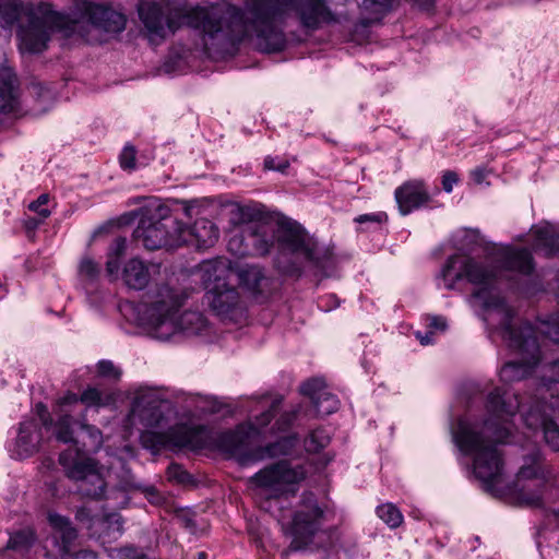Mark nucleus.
<instances>
[{
  "mask_svg": "<svg viewBox=\"0 0 559 559\" xmlns=\"http://www.w3.org/2000/svg\"><path fill=\"white\" fill-rule=\"evenodd\" d=\"M294 10L300 25L307 29H318L323 23H332L335 16L326 5V0H252L245 11L230 7L227 15L200 10L193 15V26L206 23L207 29L215 28L234 38V44L246 37H254L259 50L276 52L284 49L286 36L283 29L285 19Z\"/></svg>",
  "mask_w": 559,
  "mask_h": 559,
  "instance_id": "1",
  "label": "nucleus"
},
{
  "mask_svg": "<svg viewBox=\"0 0 559 559\" xmlns=\"http://www.w3.org/2000/svg\"><path fill=\"white\" fill-rule=\"evenodd\" d=\"M490 417L484 421L481 430L460 420L454 433V442L465 455H474L473 471L487 490H492L502 475L503 462L496 444L503 443L510 436L508 417L520 409L518 396L506 400L500 389L489 393L486 404Z\"/></svg>",
  "mask_w": 559,
  "mask_h": 559,
  "instance_id": "2",
  "label": "nucleus"
},
{
  "mask_svg": "<svg viewBox=\"0 0 559 559\" xmlns=\"http://www.w3.org/2000/svg\"><path fill=\"white\" fill-rule=\"evenodd\" d=\"M35 11H25L21 0H0V20L8 26L13 25L24 14L26 24L19 29L21 48L31 53H38L47 49L51 34L63 32L67 36L76 32L79 22L69 16L55 12L48 5L38 7Z\"/></svg>",
  "mask_w": 559,
  "mask_h": 559,
  "instance_id": "3",
  "label": "nucleus"
},
{
  "mask_svg": "<svg viewBox=\"0 0 559 559\" xmlns=\"http://www.w3.org/2000/svg\"><path fill=\"white\" fill-rule=\"evenodd\" d=\"M441 275L448 289H452L456 282L466 280L477 287L473 297L483 300L484 308L499 311L501 322L512 321L514 317L513 309L506 304L504 298L490 294L498 278H500L498 265L469 255L453 254L447 259Z\"/></svg>",
  "mask_w": 559,
  "mask_h": 559,
  "instance_id": "4",
  "label": "nucleus"
},
{
  "mask_svg": "<svg viewBox=\"0 0 559 559\" xmlns=\"http://www.w3.org/2000/svg\"><path fill=\"white\" fill-rule=\"evenodd\" d=\"M81 429L87 437V441L82 447L68 449L60 453L59 463L63 467L68 478L78 481L79 492L86 498L100 500L105 497L106 481L98 467L96 460L83 457L85 451H98L103 445V432L94 425L85 421V416L81 419Z\"/></svg>",
  "mask_w": 559,
  "mask_h": 559,
  "instance_id": "5",
  "label": "nucleus"
},
{
  "mask_svg": "<svg viewBox=\"0 0 559 559\" xmlns=\"http://www.w3.org/2000/svg\"><path fill=\"white\" fill-rule=\"evenodd\" d=\"M200 10L215 12L219 15H227L228 12V9L219 10L216 8L197 7L183 15L171 16L164 12L160 4L156 2H144L139 7V16L145 27L147 38L152 44L162 43L168 34H174L182 25L201 31L204 40L209 38L224 44H234V38L225 35L223 32H215V28H225V23L223 25H213V32L207 29L209 25L205 22L203 23L204 25L193 26L191 23L193 22V15Z\"/></svg>",
  "mask_w": 559,
  "mask_h": 559,
  "instance_id": "6",
  "label": "nucleus"
},
{
  "mask_svg": "<svg viewBox=\"0 0 559 559\" xmlns=\"http://www.w3.org/2000/svg\"><path fill=\"white\" fill-rule=\"evenodd\" d=\"M501 325L502 338L510 348L522 355V360L504 364L499 373L500 379L503 382L521 381L532 374L542 359L535 330L527 322L519 329L512 325V321L501 322Z\"/></svg>",
  "mask_w": 559,
  "mask_h": 559,
  "instance_id": "7",
  "label": "nucleus"
},
{
  "mask_svg": "<svg viewBox=\"0 0 559 559\" xmlns=\"http://www.w3.org/2000/svg\"><path fill=\"white\" fill-rule=\"evenodd\" d=\"M276 242L283 254H292L309 262L322 276H328L334 267L333 253L319 243L297 223L280 224Z\"/></svg>",
  "mask_w": 559,
  "mask_h": 559,
  "instance_id": "8",
  "label": "nucleus"
},
{
  "mask_svg": "<svg viewBox=\"0 0 559 559\" xmlns=\"http://www.w3.org/2000/svg\"><path fill=\"white\" fill-rule=\"evenodd\" d=\"M324 511L319 506L316 495L310 491L304 492L286 530L292 540L285 552L307 550L314 545V538L321 532Z\"/></svg>",
  "mask_w": 559,
  "mask_h": 559,
  "instance_id": "9",
  "label": "nucleus"
},
{
  "mask_svg": "<svg viewBox=\"0 0 559 559\" xmlns=\"http://www.w3.org/2000/svg\"><path fill=\"white\" fill-rule=\"evenodd\" d=\"M183 300V296L168 285L156 288L144 310L146 323L156 338L166 341L176 334L175 319Z\"/></svg>",
  "mask_w": 559,
  "mask_h": 559,
  "instance_id": "10",
  "label": "nucleus"
},
{
  "mask_svg": "<svg viewBox=\"0 0 559 559\" xmlns=\"http://www.w3.org/2000/svg\"><path fill=\"white\" fill-rule=\"evenodd\" d=\"M306 478L302 466H293L288 461L272 463L250 477V484L267 498L295 495L297 486Z\"/></svg>",
  "mask_w": 559,
  "mask_h": 559,
  "instance_id": "11",
  "label": "nucleus"
},
{
  "mask_svg": "<svg viewBox=\"0 0 559 559\" xmlns=\"http://www.w3.org/2000/svg\"><path fill=\"white\" fill-rule=\"evenodd\" d=\"M180 230V222L169 215L155 222L141 219L133 235L147 250H157L182 246L185 239Z\"/></svg>",
  "mask_w": 559,
  "mask_h": 559,
  "instance_id": "12",
  "label": "nucleus"
},
{
  "mask_svg": "<svg viewBox=\"0 0 559 559\" xmlns=\"http://www.w3.org/2000/svg\"><path fill=\"white\" fill-rule=\"evenodd\" d=\"M275 234L265 225L249 227L246 234L235 235L228 242L230 251L239 255H265L274 245Z\"/></svg>",
  "mask_w": 559,
  "mask_h": 559,
  "instance_id": "13",
  "label": "nucleus"
},
{
  "mask_svg": "<svg viewBox=\"0 0 559 559\" xmlns=\"http://www.w3.org/2000/svg\"><path fill=\"white\" fill-rule=\"evenodd\" d=\"M163 404L164 400L155 392L139 393L132 402L128 419L131 424L139 423L145 428L160 427L165 419Z\"/></svg>",
  "mask_w": 559,
  "mask_h": 559,
  "instance_id": "14",
  "label": "nucleus"
},
{
  "mask_svg": "<svg viewBox=\"0 0 559 559\" xmlns=\"http://www.w3.org/2000/svg\"><path fill=\"white\" fill-rule=\"evenodd\" d=\"M146 428L140 435V443L144 449L158 452L166 447L185 448L192 445V439L197 431L183 426L171 427L167 431L158 432Z\"/></svg>",
  "mask_w": 559,
  "mask_h": 559,
  "instance_id": "15",
  "label": "nucleus"
},
{
  "mask_svg": "<svg viewBox=\"0 0 559 559\" xmlns=\"http://www.w3.org/2000/svg\"><path fill=\"white\" fill-rule=\"evenodd\" d=\"M394 199L401 215L405 216L427 205L431 201V195L424 180L412 179L395 189Z\"/></svg>",
  "mask_w": 559,
  "mask_h": 559,
  "instance_id": "16",
  "label": "nucleus"
},
{
  "mask_svg": "<svg viewBox=\"0 0 559 559\" xmlns=\"http://www.w3.org/2000/svg\"><path fill=\"white\" fill-rule=\"evenodd\" d=\"M547 408L546 403L537 401L523 414V420L528 429L542 428L546 443L559 451V425L547 414Z\"/></svg>",
  "mask_w": 559,
  "mask_h": 559,
  "instance_id": "17",
  "label": "nucleus"
},
{
  "mask_svg": "<svg viewBox=\"0 0 559 559\" xmlns=\"http://www.w3.org/2000/svg\"><path fill=\"white\" fill-rule=\"evenodd\" d=\"M235 271L236 267L231 261L223 257L203 261L199 265L201 281L206 292H212V288L219 289L231 286L229 278L235 274Z\"/></svg>",
  "mask_w": 559,
  "mask_h": 559,
  "instance_id": "18",
  "label": "nucleus"
},
{
  "mask_svg": "<svg viewBox=\"0 0 559 559\" xmlns=\"http://www.w3.org/2000/svg\"><path fill=\"white\" fill-rule=\"evenodd\" d=\"M160 264L132 258L123 266L121 278L131 289L142 290L160 274Z\"/></svg>",
  "mask_w": 559,
  "mask_h": 559,
  "instance_id": "19",
  "label": "nucleus"
},
{
  "mask_svg": "<svg viewBox=\"0 0 559 559\" xmlns=\"http://www.w3.org/2000/svg\"><path fill=\"white\" fill-rule=\"evenodd\" d=\"M304 395L311 400L314 412L318 416H328L337 411L340 401L326 389L322 379H311L304 382L300 386Z\"/></svg>",
  "mask_w": 559,
  "mask_h": 559,
  "instance_id": "20",
  "label": "nucleus"
},
{
  "mask_svg": "<svg viewBox=\"0 0 559 559\" xmlns=\"http://www.w3.org/2000/svg\"><path fill=\"white\" fill-rule=\"evenodd\" d=\"M84 15L93 27L105 33H120L126 27L124 15L106 5L88 3Z\"/></svg>",
  "mask_w": 559,
  "mask_h": 559,
  "instance_id": "21",
  "label": "nucleus"
},
{
  "mask_svg": "<svg viewBox=\"0 0 559 559\" xmlns=\"http://www.w3.org/2000/svg\"><path fill=\"white\" fill-rule=\"evenodd\" d=\"M180 234L185 242L195 245L198 248H209L217 241L219 231L216 225L207 218H199L192 226L180 222Z\"/></svg>",
  "mask_w": 559,
  "mask_h": 559,
  "instance_id": "22",
  "label": "nucleus"
},
{
  "mask_svg": "<svg viewBox=\"0 0 559 559\" xmlns=\"http://www.w3.org/2000/svg\"><path fill=\"white\" fill-rule=\"evenodd\" d=\"M205 297L211 309L222 319L231 318L240 305V295L231 285L224 288H212Z\"/></svg>",
  "mask_w": 559,
  "mask_h": 559,
  "instance_id": "23",
  "label": "nucleus"
},
{
  "mask_svg": "<svg viewBox=\"0 0 559 559\" xmlns=\"http://www.w3.org/2000/svg\"><path fill=\"white\" fill-rule=\"evenodd\" d=\"M41 438V429L35 420L21 423L13 450L14 456L26 459L35 454L39 450Z\"/></svg>",
  "mask_w": 559,
  "mask_h": 559,
  "instance_id": "24",
  "label": "nucleus"
},
{
  "mask_svg": "<svg viewBox=\"0 0 559 559\" xmlns=\"http://www.w3.org/2000/svg\"><path fill=\"white\" fill-rule=\"evenodd\" d=\"M497 265L500 274L502 271H511L522 275H530L535 267L532 252L526 248L507 250Z\"/></svg>",
  "mask_w": 559,
  "mask_h": 559,
  "instance_id": "25",
  "label": "nucleus"
},
{
  "mask_svg": "<svg viewBox=\"0 0 559 559\" xmlns=\"http://www.w3.org/2000/svg\"><path fill=\"white\" fill-rule=\"evenodd\" d=\"M239 285L252 295H259L270 285V278L265 275L264 269L260 265H243L236 267Z\"/></svg>",
  "mask_w": 559,
  "mask_h": 559,
  "instance_id": "26",
  "label": "nucleus"
},
{
  "mask_svg": "<svg viewBox=\"0 0 559 559\" xmlns=\"http://www.w3.org/2000/svg\"><path fill=\"white\" fill-rule=\"evenodd\" d=\"M16 105V76L11 68L0 67V111H12Z\"/></svg>",
  "mask_w": 559,
  "mask_h": 559,
  "instance_id": "27",
  "label": "nucleus"
},
{
  "mask_svg": "<svg viewBox=\"0 0 559 559\" xmlns=\"http://www.w3.org/2000/svg\"><path fill=\"white\" fill-rule=\"evenodd\" d=\"M533 248L549 257L559 251V234L552 227H538L534 230Z\"/></svg>",
  "mask_w": 559,
  "mask_h": 559,
  "instance_id": "28",
  "label": "nucleus"
},
{
  "mask_svg": "<svg viewBox=\"0 0 559 559\" xmlns=\"http://www.w3.org/2000/svg\"><path fill=\"white\" fill-rule=\"evenodd\" d=\"M298 443V436L296 433L278 439L258 450L255 460H263L266 457H277L290 454Z\"/></svg>",
  "mask_w": 559,
  "mask_h": 559,
  "instance_id": "29",
  "label": "nucleus"
},
{
  "mask_svg": "<svg viewBox=\"0 0 559 559\" xmlns=\"http://www.w3.org/2000/svg\"><path fill=\"white\" fill-rule=\"evenodd\" d=\"M246 437L242 427H238L236 430L223 431L216 437V445L231 454L240 453Z\"/></svg>",
  "mask_w": 559,
  "mask_h": 559,
  "instance_id": "30",
  "label": "nucleus"
},
{
  "mask_svg": "<svg viewBox=\"0 0 559 559\" xmlns=\"http://www.w3.org/2000/svg\"><path fill=\"white\" fill-rule=\"evenodd\" d=\"M176 334L178 332L198 333L205 326V318L198 311H185L175 319Z\"/></svg>",
  "mask_w": 559,
  "mask_h": 559,
  "instance_id": "31",
  "label": "nucleus"
},
{
  "mask_svg": "<svg viewBox=\"0 0 559 559\" xmlns=\"http://www.w3.org/2000/svg\"><path fill=\"white\" fill-rule=\"evenodd\" d=\"M127 250V239L124 237H117L114 239L108 261L106 263V272L109 276H118L120 270V258H122Z\"/></svg>",
  "mask_w": 559,
  "mask_h": 559,
  "instance_id": "32",
  "label": "nucleus"
},
{
  "mask_svg": "<svg viewBox=\"0 0 559 559\" xmlns=\"http://www.w3.org/2000/svg\"><path fill=\"white\" fill-rule=\"evenodd\" d=\"M74 420L71 415H61L55 424V437L58 441L63 443H73L78 447L79 442L73 437V425Z\"/></svg>",
  "mask_w": 559,
  "mask_h": 559,
  "instance_id": "33",
  "label": "nucleus"
},
{
  "mask_svg": "<svg viewBox=\"0 0 559 559\" xmlns=\"http://www.w3.org/2000/svg\"><path fill=\"white\" fill-rule=\"evenodd\" d=\"M80 402L86 407H104L112 402L110 394H104L96 388L88 386L80 395Z\"/></svg>",
  "mask_w": 559,
  "mask_h": 559,
  "instance_id": "34",
  "label": "nucleus"
},
{
  "mask_svg": "<svg viewBox=\"0 0 559 559\" xmlns=\"http://www.w3.org/2000/svg\"><path fill=\"white\" fill-rule=\"evenodd\" d=\"M330 441V433L323 428H317L305 439V449L307 452L318 453L328 447Z\"/></svg>",
  "mask_w": 559,
  "mask_h": 559,
  "instance_id": "35",
  "label": "nucleus"
},
{
  "mask_svg": "<svg viewBox=\"0 0 559 559\" xmlns=\"http://www.w3.org/2000/svg\"><path fill=\"white\" fill-rule=\"evenodd\" d=\"M35 533L31 528H25L13 533L7 544L8 549L26 550L35 543Z\"/></svg>",
  "mask_w": 559,
  "mask_h": 559,
  "instance_id": "36",
  "label": "nucleus"
},
{
  "mask_svg": "<svg viewBox=\"0 0 559 559\" xmlns=\"http://www.w3.org/2000/svg\"><path fill=\"white\" fill-rule=\"evenodd\" d=\"M377 515L391 528H396L403 523V514L393 503L379 506Z\"/></svg>",
  "mask_w": 559,
  "mask_h": 559,
  "instance_id": "37",
  "label": "nucleus"
},
{
  "mask_svg": "<svg viewBox=\"0 0 559 559\" xmlns=\"http://www.w3.org/2000/svg\"><path fill=\"white\" fill-rule=\"evenodd\" d=\"M390 0H361L360 7L365 11H369L374 14V17L362 19L361 24L364 26L370 25L372 22L378 21L380 16L385 12Z\"/></svg>",
  "mask_w": 559,
  "mask_h": 559,
  "instance_id": "38",
  "label": "nucleus"
},
{
  "mask_svg": "<svg viewBox=\"0 0 559 559\" xmlns=\"http://www.w3.org/2000/svg\"><path fill=\"white\" fill-rule=\"evenodd\" d=\"M516 499L521 504L539 507L542 504V490L522 485L516 492Z\"/></svg>",
  "mask_w": 559,
  "mask_h": 559,
  "instance_id": "39",
  "label": "nucleus"
},
{
  "mask_svg": "<svg viewBox=\"0 0 559 559\" xmlns=\"http://www.w3.org/2000/svg\"><path fill=\"white\" fill-rule=\"evenodd\" d=\"M297 414H298L297 408H294L290 411H285V412L281 413L278 415L274 426L272 427V432L273 433L284 432L287 429H289L290 426L293 425V423L296 420Z\"/></svg>",
  "mask_w": 559,
  "mask_h": 559,
  "instance_id": "40",
  "label": "nucleus"
},
{
  "mask_svg": "<svg viewBox=\"0 0 559 559\" xmlns=\"http://www.w3.org/2000/svg\"><path fill=\"white\" fill-rule=\"evenodd\" d=\"M280 405H281V400H275L272 402L269 409H266L265 412H263L259 416H257L254 418V424H253L254 429L259 430V429H263L264 427H266L271 423V420L278 414Z\"/></svg>",
  "mask_w": 559,
  "mask_h": 559,
  "instance_id": "41",
  "label": "nucleus"
},
{
  "mask_svg": "<svg viewBox=\"0 0 559 559\" xmlns=\"http://www.w3.org/2000/svg\"><path fill=\"white\" fill-rule=\"evenodd\" d=\"M99 265L90 257H84L79 264V274L87 280H95L99 275Z\"/></svg>",
  "mask_w": 559,
  "mask_h": 559,
  "instance_id": "42",
  "label": "nucleus"
},
{
  "mask_svg": "<svg viewBox=\"0 0 559 559\" xmlns=\"http://www.w3.org/2000/svg\"><path fill=\"white\" fill-rule=\"evenodd\" d=\"M104 524L108 531L112 532V537L116 539L123 533V520L118 513H111L104 518Z\"/></svg>",
  "mask_w": 559,
  "mask_h": 559,
  "instance_id": "43",
  "label": "nucleus"
},
{
  "mask_svg": "<svg viewBox=\"0 0 559 559\" xmlns=\"http://www.w3.org/2000/svg\"><path fill=\"white\" fill-rule=\"evenodd\" d=\"M136 150L133 145H126L119 156V163L122 169L133 170L135 168Z\"/></svg>",
  "mask_w": 559,
  "mask_h": 559,
  "instance_id": "44",
  "label": "nucleus"
},
{
  "mask_svg": "<svg viewBox=\"0 0 559 559\" xmlns=\"http://www.w3.org/2000/svg\"><path fill=\"white\" fill-rule=\"evenodd\" d=\"M49 194L43 193L35 201L28 204V210L37 213L43 219H46L50 216L51 212L45 207V205L49 202Z\"/></svg>",
  "mask_w": 559,
  "mask_h": 559,
  "instance_id": "45",
  "label": "nucleus"
},
{
  "mask_svg": "<svg viewBox=\"0 0 559 559\" xmlns=\"http://www.w3.org/2000/svg\"><path fill=\"white\" fill-rule=\"evenodd\" d=\"M97 370L99 376L104 378L118 380L121 376V370L118 369L110 360H100L97 364Z\"/></svg>",
  "mask_w": 559,
  "mask_h": 559,
  "instance_id": "46",
  "label": "nucleus"
},
{
  "mask_svg": "<svg viewBox=\"0 0 559 559\" xmlns=\"http://www.w3.org/2000/svg\"><path fill=\"white\" fill-rule=\"evenodd\" d=\"M58 533L60 534V537H61V544H62L61 551L63 554H68L70 551V547H71L72 543L78 537V532H76L75 527H73V525L70 524L66 528L59 531Z\"/></svg>",
  "mask_w": 559,
  "mask_h": 559,
  "instance_id": "47",
  "label": "nucleus"
},
{
  "mask_svg": "<svg viewBox=\"0 0 559 559\" xmlns=\"http://www.w3.org/2000/svg\"><path fill=\"white\" fill-rule=\"evenodd\" d=\"M257 215V211L251 206H237L233 219L236 224H245L252 222Z\"/></svg>",
  "mask_w": 559,
  "mask_h": 559,
  "instance_id": "48",
  "label": "nucleus"
},
{
  "mask_svg": "<svg viewBox=\"0 0 559 559\" xmlns=\"http://www.w3.org/2000/svg\"><path fill=\"white\" fill-rule=\"evenodd\" d=\"M169 479H174L179 484H187L190 481V474L185 471L179 464H170L167 468Z\"/></svg>",
  "mask_w": 559,
  "mask_h": 559,
  "instance_id": "49",
  "label": "nucleus"
},
{
  "mask_svg": "<svg viewBox=\"0 0 559 559\" xmlns=\"http://www.w3.org/2000/svg\"><path fill=\"white\" fill-rule=\"evenodd\" d=\"M540 332L550 341L559 342V321L552 320L544 323Z\"/></svg>",
  "mask_w": 559,
  "mask_h": 559,
  "instance_id": "50",
  "label": "nucleus"
},
{
  "mask_svg": "<svg viewBox=\"0 0 559 559\" xmlns=\"http://www.w3.org/2000/svg\"><path fill=\"white\" fill-rule=\"evenodd\" d=\"M386 221H388V215L384 212L362 214L355 218V222L358 224H364V223L382 224V223H385Z\"/></svg>",
  "mask_w": 559,
  "mask_h": 559,
  "instance_id": "51",
  "label": "nucleus"
},
{
  "mask_svg": "<svg viewBox=\"0 0 559 559\" xmlns=\"http://www.w3.org/2000/svg\"><path fill=\"white\" fill-rule=\"evenodd\" d=\"M48 522L57 532L66 528L68 525L71 524V521L67 516H63L55 512H50L48 514Z\"/></svg>",
  "mask_w": 559,
  "mask_h": 559,
  "instance_id": "52",
  "label": "nucleus"
},
{
  "mask_svg": "<svg viewBox=\"0 0 559 559\" xmlns=\"http://www.w3.org/2000/svg\"><path fill=\"white\" fill-rule=\"evenodd\" d=\"M459 181V176L455 171L447 170L442 176V188L445 192L450 193L454 185Z\"/></svg>",
  "mask_w": 559,
  "mask_h": 559,
  "instance_id": "53",
  "label": "nucleus"
},
{
  "mask_svg": "<svg viewBox=\"0 0 559 559\" xmlns=\"http://www.w3.org/2000/svg\"><path fill=\"white\" fill-rule=\"evenodd\" d=\"M45 222L43 217H27L23 221V227L27 234V237L31 238L34 236L35 230Z\"/></svg>",
  "mask_w": 559,
  "mask_h": 559,
  "instance_id": "54",
  "label": "nucleus"
},
{
  "mask_svg": "<svg viewBox=\"0 0 559 559\" xmlns=\"http://www.w3.org/2000/svg\"><path fill=\"white\" fill-rule=\"evenodd\" d=\"M143 493L145 498L155 506H158L163 502L164 498L162 495L156 490L154 486H147L143 488Z\"/></svg>",
  "mask_w": 559,
  "mask_h": 559,
  "instance_id": "55",
  "label": "nucleus"
},
{
  "mask_svg": "<svg viewBox=\"0 0 559 559\" xmlns=\"http://www.w3.org/2000/svg\"><path fill=\"white\" fill-rule=\"evenodd\" d=\"M539 468L536 466H522L518 474V483L522 479H531L537 476Z\"/></svg>",
  "mask_w": 559,
  "mask_h": 559,
  "instance_id": "56",
  "label": "nucleus"
},
{
  "mask_svg": "<svg viewBox=\"0 0 559 559\" xmlns=\"http://www.w3.org/2000/svg\"><path fill=\"white\" fill-rule=\"evenodd\" d=\"M36 409H37L38 416L43 423V426L46 428H50V426L52 425V419L50 417V414H49L47 407L44 404L39 403L36 405Z\"/></svg>",
  "mask_w": 559,
  "mask_h": 559,
  "instance_id": "57",
  "label": "nucleus"
},
{
  "mask_svg": "<svg viewBox=\"0 0 559 559\" xmlns=\"http://www.w3.org/2000/svg\"><path fill=\"white\" fill-rule=\"evenodd\" d=\"M275 262H276L277 267L281 269L286 274H289V275L298 274L299 275L301 273L300 267L295 264L287 265V266L283 265L281 255L276 258Z\"/></svg>",
  "mask_w": 559,
  "mask_h": 559,
  "instance_id": "58",
  "label": "nucleus"
},
{
  "mask_svg": "<svg viewBox=\"0 0 559 559\" xmlns=\"http://www.w3.org/2000/svg\"><path fill=\"white\" fill-rule=\"evenodd\" d=\"M264 167L269 170H280V171H284L287 167H288V163L287 162H284L283 164L281 165H276L275 164V159L273 157H266L264 159Z\"/></svg>",
  "mask_w": 559,
  "mask_h": 559,
  "instance_id": "59",
  "label": "nucleus"
},
{
  "mask_svg": "<svg viewBox=\"0 0 559 559\" xmlns=\"http://www.w3.org/2000/svg\"><path fill=\"white\" fill-rule=\"evenodd\" d=\"M429 328L444 331L447 329V321L443 317H431L429 321Z\"/></svg>",
  "mask_w": 559,
  "mask_h": 559,
  "instance_id": "60",
  "label": "nucleus"
},
{
  "mask_svg": "<svg viewBox=\"0 0 559 559\" xmlns=\"http://www.w3.org/2000/svg\"><path fill=\"white\" fill-rule=\"evenodd\" d=\"M80 401V396L75 393L68 392L64 396L60 397L58 403L60 406L75 404Z\"/></svg>",
  "mask_w": 559,
  "mask_h": 559,
  "instance_id": "61",
  "label": "nucleus"
},
{
  "mask_svg": "<svg viewBox=\"0 0 559 559\" xmlns=\"http://www.w3.org/2000/svg\"><path fill=\"white\" fill-rule=\"evenodd\" d=\"M471 176L477 185H481L486 179L487 173L485 168L478 167L472 170Z\"/></svg>",
  "mask_w": 559,
  "mask_h": 559,
  "instance_id": "62",
  "label": "nucleus"
},
{
  "mask_svg": "<svg viewBox=\"0 0 559 559\" xmlns=\"http://www.w3.org/2000/svg\"><path fill=\"white\" fill-rule=\"evenodd\" d=\"M32 94H36L45 99L50 98V93L48 90L44 88L40 84H33L31 87Z\"/></svg>",
  "mask_w": 559,
  "mask_h": 559,
  "instance_id": "63",
  "label": "nucleus"
},
{
  "mask_svg": "<svg viewBox=\"0 0 559 559\" xmlns=\"http://www.w3.org/2000/svg\"><path fill=\"white\" fill-rule=\"evenodd\" d=\"M432 332H426L424 335L420 332L416 333L417 338L419 340L420 344L428 345L432 342Z\"/></svg>",
  "mask_w": 559,
  "mask_h": 559,
  "instance_id": "64",
  "label": "nucleus"
}]
</instances>
